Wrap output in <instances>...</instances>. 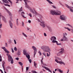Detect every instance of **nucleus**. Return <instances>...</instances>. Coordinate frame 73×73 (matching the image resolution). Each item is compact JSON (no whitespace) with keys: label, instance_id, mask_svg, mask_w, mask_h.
<instances>
[{"label":"nucleus","instance_id":"nucleus-1","mask_svg":"<svg viewBox=\"0 0 73 73\" xmlns=\"http://www.w3.org/2000/svg\"><path fill=\"white\" fill-rule=\"evenodd\" d=\"M41 49H42L44 52H48L47 53V57H49L50 56V52H51V49L49 47V46L46 45H43L40 47Z\"/></svg>","mask_w":73,"mask_h":73},{"label":"nucleus","instance_id":"nucleus-2","mask_svg":"<svg viewBox=\"0 0 73 73\" xmlns=\"http://www.w3.org/2000/svg\"><path fill=\"white\" fill-rule=\"evenodd\" d=\"M1 16L2 20L5 23H7V19L5 18V17L2 15H0V28H1L2 27V24L1 23Z\"/></svg>","mask_w":73,"mask_h":73},{"label":"nucleus","instance_id":"nucleus-3","mask_svg":"<svg viewBox=\"0 0 73 73\" xmlns=\"http://www.w3.org/2000/svg\"><path fill=\"white\" fill-rule=\"evenodd\" d=\"M59 18L62 21H65L67 19V17L64 15H60Z\"/></svg>","mask_w":73,"mask_h":73},{"label":"nucleus","instance_id":"nucleus-4","mask_svg":"<svg viewBox=\"0 0 73 73\" xmlns=\"http://www.w3.org/2000/svg\"><path fill=\"white\" fill-rule=\"evenodd\" d=\"M57 40L56 37L54 36H51L50 38V40L52 41V43H56L57 41V40Z\"/></svg>","mask_w":73,"mask_h":73},{"label":"nucleus","instance_id":"nucleus-5","mask_svg":"<svg viewBox=\"0 0 73 73\" xmlns=\"http://www.w3.org/2000/svg\"><path fill=\"white\" fill-rule=\"evenodd\" d=\"M23 1H24L25 3V5L26 8H27V9H29L31 7H29V5H28V3H27L28 2H30V1L28 0H23Z\"/></svg>","mask_w":73,"mask_h":73},{"label":"nucleus","instance_id":"nucleus-6","mask_svg":"<svg viewBox=\"0 0 73 73\" xmlns=\"http://www.w3.org/2000/svg\"><path fill=\"white\" fill-rule=\"evenodd\" d=\"M60 51H59V52L57 54L58 56H60V54H62L64 53V48H62L60 49Z\"/></svg>","mask_w":73,"mask_h":73},{"label":"nucleus","instance_id":"nucleus-7","mask_svg":"<svg viewBox=\"0 0 73 73\" xmlns=\"http://www.w3.org/2000/svg\"><path fill=\"white\" fill-rule=\"evenodd\" d=\"M23 53L26 56V57L27 58L28 60L30 59V55L27 52V51L25 50H23Z\"/></svg>","mask_w":73,"mask_h":73},{"label":"nucleus","instance_id":"nucleus-8","mask_svg":"<svg viewBox=\"0 0 73 73\" xmlns=\"http://www.w3.org/2000/svg\"><path fill=\"white\" fill-rule=\"evenodd\" d=\"M40 25L41 27H42L43 28H45V26H46L47 27V26H46V24L45 23V21H40Z\"/></svg>","mask_w":73,"mask_h":73},{"label":"nucleus","instance_id":"nucleus-9","mask_svg":"<svg viewBox=\"0 0 73 73\" xmlns=\"http://www.w3.org/2000/svg\"><path fill=\"white\" fill-rule=\"evenodd\" d=\"M32 48V49H33V50H34V57H35L36 54V53H37V48H36V47H35L34 46H33Z\"/></svg>","mask_w":73,"mask_h":73},{"label":"nucleus","instance_id":"nucleus-10","mask_svg":"<svg viewBox=\"0 0 73 73\" xmlns=\"http://www.w3.org/2000/svg\"><path fill=\"white\" fill-rule=\"evenodd\" d=\"M33 11H34V13H35V14L36 15H39V17L40 19H42V17H42V15H40L38 13H37L36 12V10L35 9V8H33Z\"/></svg>","mask_w":73,"mask_h":73},{"label":"nucleus","instance_id":"nucleus-11","mask_svg":"<svg viewBox=\"0 0 73 73\" xmlns=\"http://www.w3.org/2000/svg\"><path fill=\"white\" fill-rule=\"evenodd\" d=\"M55 62L58 64H63V65H65V63H64V62L61 61H58V60L57 59H55Z\"/></svg>","mask_w":73,"mask_h":73},{"label":"nucleus","instance_id":"nucleus-12","mask_svg":"<svg viewBox=\"0 0 73 73\" xmlns=\"http://www.w3.org/2000/svg\"><path fill=\"white\" fill-rule=\"evenodd\" d=\"M7 56H8V60L9 62H10L11 61L13 60L12 59V57L11 56V55L9 54H7Z\"/></svg>","mask_w":73,"mask_h":73},{"label":"nucleus","instance_id":"nucleus-13","mask_svg":"<svg viewBox=\"0 0 73 73\" xmlns=\"http://www.w3.org/2000/svg\"><path fill=\"white\" fill-rule=\"evenodd\" d=\"M56 11L54 10H51L50 11V13L52 15H55Z\"/></svg>","mask_w":73,"mask_h":73},{"label":"nucleus","instance_id":"nucleus-14","mask_svg":"<svg viewBox=\"0 0 73 73\" xmlns=\"http://www.w3.org/2000/svg\"><path fill=\"white\" fill-rule=\"evenodd\" d=\"M42 68H44V69H46V70H48V72H50V73H52V71L50 70V69H49V68L45 67V66H42Z\"/></svg>","mask_w":73,"mask_h":73},{"label":"nucleus","instance_id":"nucleus-15","mask_svg":"<svg viewBox=\"0 0 73 73\" xmlns=\"http://www.w3.org/2000/svg\"><path fill=\"white\" fill-rule=\"evenodd\" d=\"M63 39L64 41H69L68 38L65 36L64 35H63Z\"/></svg>","mask_w":73,"mask_h":73},{"label":"nucleus","instance_id":"nucleus-16","mask_svg":"<svg viewBox=\"0 0 73 73\" xmlns=\"http://www.w3.org/2000/svg\"><path fill=\"white\" fill-rule=\"evenodd\" d=\"M2 49H3L6 52V53H9V52L6 49V48H5V47H1Z\"/></svg>","mask_w":73,"mask_h":73},{"label":"nucleus","instance_id":"nucleus-17","mask_svg":"<svg viewBox=\"0 0 73 73\" xmlns=\"http://www.w3.org/2000/svg\"><path fill=\"white\" fill-rule=\"evenodd\" d=\"M61 15V12L57 10L55 11V15Z\"/></svg>","mask_w":73,"mask_h":73},{"label":"nucleus","instance_id":"nucleus-18","mask_svg":"<svg viewBox=\"0 0 73 73\" xmlns=\"http://www.w3.org/2000/svg\"><path fill=\"white\" fill-rule=\"evenodd\" d=\"M21 15L22 17L24 18V19H26L27 17H25V13L23 12H22L21 13Z\"/></svg>","mask_w":73,"mask_h":73},{"label":"nucleus","instance_id":"nucleus-19","mask_svg":"<svg viewBox=\"0 0 73 73\" xmlns=\"http://www.w3.org/2000/svg\"><path fill=\"white\" fill-rule=\"evenodd\" d=\"M58 71V72H59L61 73H63L62 72H63V71L62 70H61V69H59V68H57V69H55V72H56V71Z\"/></svg>","mask_w":73,"mask_h":73},{"label":"nucleus","instance_id":"nucleus-20","mask_svg":"<svg viewBox=\"0 0 73 73\" xmlns=\"http://www.w3.org/2000/svg\"><path fill=\"white\" fill-rule=\"evenodd\" d=\"M64 29H66L67 30H68V31H71L73 33V29H70L69 28V27H64Z\"/></svg>","mask_w":73,"mask_h":73},{"label":"nucleus","instance_id":"nucleus-21","mask_svg":"<svg viewBox=\"0 0 73 73\" xmlns=\"http://www.w3.org/2000/svg\"><path fill=\"white\" fill-rule=\"evenodd\" d=\"M5 10H6L7 12L9 14V15L10 16H12V14H11V13L10 12V11H9L8 10H7V9H6V8H5Z\"/></svg>","mask_w":73,"mask_h":73},{"label":"nucleus","instance_id":"nucleus-22","mask_svg":"<svg viewBox=\"0 0 73 73\" xmlns=\"http://www.w3.org/2000/svg\"><path fill=\"white\" fill-rule=\"evenodd\" d=\"M9 25L11 28H13V24L11 21H9Z\"/></svg>","mask_w":73,"mask_h":73},{"label":"nucleus","instance_id":"nucleus-23","mask_svg":"<svg viewBox=\"0 0 73 73\" xmlns=\"http://www.w3.org/2000/svg\"><path fill=\"white\" fill-rule=\"evenodd\" d=\"M55 58H56L55 60L56 59L58 60V61H62V60L60 58L57 57L56 56H55Z\"/></svg>","mask_w":73,"mask_h":73},{"label":"nucleus","instance_id":"nucleus-24","mask_svg":"<svg viewBox=\"0 0 73 73\" xmlns=\"http://www.w3.org/2000/svg\"><path fill=\"white\" fill-rule=\"evenodd\" d=\"M33 8L32 9V8L30 7V8L29 9V10L31 12V13H32L34 14L35 13L34 12L33 10Z\"/></svg>","mask_w":73,"mask_h":73},{"label":"nucleus","instance_id":"nucleus-25","mask_svg":"<svg viewBox=\"0 0 73 73\" xmlns=\"http://www.w3.org/2000/svg\"><path fill=\"white\" fill-rule=\"evenodd\" d=\"M67 25H68V26H69V27H70L71 28H72V29H73V27L70 24H67Z\"/></svg>","mask_w":73,"mask_h":73},{"label":"nucleus","instance_id":"nucleus-26","mask_svg":"<svg viewBox=\"0 0 73 73\" xmlns=\"http://www.w3.org/2000/svg\"><path fill=\"white\" fill-rule=\"evenodd\" d=\"M67 25H68V26H69V27H70L71 28H72V29H73V27L70 24H67Z\"/></svg>","mask_w":73,"mask_h":73},{"label":"nucleus","instance_id":"nucleus-27","mask_svg":"<svg viewBox=\"0 0 73 73\" xmlns=\"http://www.w3.org/2000/svg\"><path fill=\"white\" fill-rule=\"evenodd\" d=\"M22 35L23 36L25 37H28V36H27V35L25 34V33H22Z\"/></svg>","mask_w":73,"mask_h":73},{"label":"nucleus","instance_id":"nucleus-28","mask_svg":"<svg viewBox=\"0 0 73 73\" xmlns=\"http://www.w3.org/2000/svg\"><path fill=\"white\" fill-rule=\"evenodd\" d=\"M55 43H56V45H61L62 44L61 43H58V41H56Z\"/></svg>","mask_w":73,"mask_h":73},{"label":"nucleus","instance_id":"nucleus-29","mask_svg":"<svg viewBox=\"0 0 73 73\" xmlns=\"http://www.w3.org/2000/svg\"><path fill=\"white\" fill-rule=\"evenodd\" d=\"M19 64L21 66H23V63L21 62H19Z\"/></svg>","mask_w":73,"mask_h":73},{"label":"nucleus","instance_id":"nucleus-30","mask_svg":"<svg viewBox=\"0 0 73 73\" xmlns=\"http://www.w3.org/2000/svg\"><path fill=\"white\" fill-rule=\"evenodd\" d=\"M34 66H35L36 68V66L37 65V63L35 61L34 62Z\"/></svg>","mask_w":73,"mask_h":73},{"label":"nucleus","instance_id":"nucleus-31","mask_svg":"<svg viewBox=\"0 0 73 73\" xmlns=\"http://www.w3.org/2000/svg\"><path fill=\"white\" fill-rule=\"evenodd\" d=\"M47 1L49 4H53V3L50 1H49V0H46Z\"/></svg>","mask_w":73,"mask_h":73},{"label":"nucleus","instance_id":"nucleus-32","mask_svg":"<svg viewBox=\"0 0 73 73\" xmlns=\"http://www.w3.org/2000/svg\"><path fill=\"white\" fill-rule=\"evenodd\" d=\"M31 72L32 73H38V72H36V71H35L34 70H32L31 71Z\"/></svg>","mask_w":73,"mask_h":73},{"label":"nucleus","instance_id":"nucleus-33","mask_svg":"<svg viewBox=\"0 0 73 73\" xmlns=\"http://www.w3.org/2000/svg\"><path fill=\"white\" fill-rule=\"evenodd\" d=\"M23 11V7H21V8L19 10V12H21Z\"/></svg>","mask_w":73,"mask_h":73},{"label":"nucleus","instance_id":"nucleus-34","mask_svg":"<svg viewBox=\"0 0 73 73\" xmlns=\"http://www.w3.org/2000/svg\"><path fill=\"white\" fill-rule=\"evenodd\" d=\"M5 64V62H3V65H2V66L4 70H5V69H4V64Z\"/></svg>","mask_w":73,"mask_h":73},{"label":"nucleus","instance_id":"nucleus-35","mask_svg":"<svg viewBox=\"0 0 73 73\" xmlns=\"http://www.w3.org/2000/svg\"><path fill=\"white\" fill-rule=\"evenodd\" d=\"M14 49L15 51H17V48H16V47H14Z\"/></svg>","mask_w":73,"mask_h":73},{"label":"nucleus","instance_id":"nucleus-36","mask_svg":"<svg viewBox=\"0 0 73 73\" xmlns=\"http://www.w3.org/2000/svg\"><path fill=\"white\" fill-rule=\"evenodd\" d=\"M43 60H44V58H42L41 60V64H43Z\"/></svg>","mask_w":73,"mask_h":73},{"label":"nucleus","instance_id":"nucleus-37","mask_svg":"<svg viewBox=\"0 0 73 73\" xmlns=\"http://www.w3.org/2000/svg\"><path fill=\"white\" fill-rule=\"evenodd\" d=\"M5 46L7 47H8V43L7 42L5 43Z\"/></svg>","mask_w":73,"mask_h":73},{"label":"nucleus","instance_id":"nucleus-38","mask_svg":"<svg viewBox=\"0 0 73 73\" xmlns=\"http://www.w3.org/2000/svg\"><path fill=\"white\" fill-rule=\"evenodd\" d=\"M4 5H5V6H8L9 7H11V6H10V5L8 4H5Z\"/></svg>","mask_w":73,"mask_h":73},{"label":"nucleus","instance_id":"nucleus-39","mask_svg":"<svg viewBox=\"0 0 73 73\" xmlns=\"http://www.w3.org/2000/svg\"><path fill=\"white\" fill-rule=\"evenodd\" d=\"M38 53L39 54L40 56H41V55H42V54L41 53V51H39L38 52Z\"/></svg>","mask_w":73,"mask_h":73},{"label":"nucleus","instance_id":"nucleus-40","mask_svg":"<svg viewBox=\"0 0 73 73\" xmlns=\"http://www.w3.org/2000/svg\"><path fill=\"white\" fill-rule=\"evenodd\" d=\"M59 4H60V5H62V6H63V5L62 4V3H61V2H60V1H59Z\"/></svg>","mask_w":73,"mask_h":73},{"label":"nucleus","instance_id":"nucleus-41","mask_svg":"<svg viewBox=\"0 0 73 73\" xmlns=\"http://www.w3.org/2000/svg\"><path fill=\"white\" fill-rule=\"evenodd\" d=\"M14 42L15 44H17V42H16V40L15 39L14 40Z\"/></svg>","mask_w":73,"mask_h":73},{"label":"nucleus","instance_id":"nucleus-42","mask_svg":"<svg viewBox=\"0 0 73 73\" xmlns=\"http://www.w3.org/2000/svg\"><path fill=\"white\" fill-rule=\"evenodd\" d=\"M11 64H13V59H12V60H11Z\"/></svg>","mask_w":73,"mask_h":73},{"label":"nucleus","instance_id":"nucleus-43","mask_svg":"<svg viewBox=\"0 0 73 73\" xmlns=\"http://www.w3.org/2000/svg\"><path fill=\"white\" fill-rule=\"evenodd\" d=\"M29 60V61L30 63H32V60H31V59H28Z\"/></svg>","mask_w":73,"mask_h":73},{"label":"nucleus","instance_id":"nucleus-44","mask_svg":"<svg viewBox=\"0 0 73 73\" xmlns=\"http://www.w3.org/2000/svg\"><path fill=\"white\" fill-rule=\"evenodd\" d=\"M28 15L30 16V17H32V14H31V13H29Z\"/></svg>","mask_w":73,"mask_h":73},{"label":"nucleus","instance_id":"nucleus-45","mask_svg":"<svg viewBox=\"0 0 73 73\" xmlns=\"http://www.w3.org/2000/svg\"><path fill=\"white\" fill-rule=\"evenodd\" d=\"M8 0V1H9V2H10L11 4H12V2L11 1V0Z\"/></svg>","mask_w":73,"mask_h":73},{"label":"nucleus","instance_id":"nucleus-46","mask_svg":"<svg viewBox=\"0 0 73 73\" xmlns=\"http://www.w3.org/2000/svg\"><path fill=\"white\" fill-rule=\"evenodd\" d=\"M5 3H7V4H9V2H8V1H7V0H6Z\"/></svg>","mask_w":73,"mask_h":73},{"label":"nucleus","instance_id":"nucleus-47","mask_svg":"<svg viewBox=\"0 0 73 73\" xmlns=\"http://www.w3.org/2000/svg\"><path fill=\"white\" fill-rule=\"evenodd\" d=\"M22 26L23 27H24V22L23 21H22Z\"/></svg>","mask_w":73,"mask_h":73},{"label":"nucleus","instance_id":"nucleus-48","mask_svg":"<svg viewBox=\"0 0 73 73\" xmlns=\"http://www.w3.org/2000/svg\"><path fill=\"white\" fill-rule=\"evenodd\" d=\"M42 54L44 55V56L45 57H46V54H45V52H43Z\"/></svg>","mask_w":73,"mask_h":73},{"label":"nucleus","instance_id":"nucleus-49","mask_svg":"<svg viewBox=\"0 0 73 73\" xmlns=\"http://www.w3.org/2000/svg\"><path fill=\"white\" fill-rule=\"evenodd\" d=\"M9 42L10 44L12 43V40H9Z\"/></svg>","mask_w":73,"mask_h":73},{"label":"nucleus","instance_id":"nucleus-50","mask_svg":"<svg viewBox=\"0 0 73 73\" xmlns=\"http://www.w3.org/2000/svg\"><path fill=\"white\" fill-rule=\"evenodd\" d=\"M60 41H64V38H63L62 39H60Z\"/></svg>","mask_w":73,"mask_h":73},{"label":"nucleus","instance_id":"nucleus-51","mask_svg":"<svg viewBox=\"0 0 73 73\" xmlns=\"http://www.w3.org/2000/svg\"><path fill=\"white\" fill-rule=\"evenodd\" d=\"M17 54H18V55H20V54H21V53L20 52H18L17 53Z\"/></svg>","mask_w":73,"mask_h":73},{"label":"nucleus","instance_id":"nucleus-52","mask_svg":"<svg viewBox=\"0 0 73 73\" xmlns=\"http://www.w3.org/2000/svg\"><path fill=\"white\" fill-rule=\"evenodd\" d=\"M43 65H44V66H46V64L45 63H43L42 64Z\"/></svg>","mask_w":73,"mask_h":73},{"label":"nucleus","instance_id":"nucleus-53","mask_svg":"<svg viewBox=\"0 0 73 73\" xmlns=\"http://www.w3.org/2000/svg\"><path fill=\"white\" fill-rule=\"evenodd\" d=\"M49 31L50 32H52V29H49Z\"/></svg>","mask_w":73,"mask_h":73},{"label":"nucleus","instance_id":"nucleus-54","mask_svg":"<svg viewBox=\"0 0 73 73\" xmlns=\"http://www.w3.org/2000/svg\"><path fill=\"white\" fill-rule=\"evenodd\" d=\"M11 50L12 53H14V50H13V49L12 48H11Z\"/></svg>","mask_w":73,"mask_h":73},{"label":"nucleus","instance_id":"nucleus-55","mask_svg":"<svg viewBox=\"0 0 73 73\" xmlns=\"http://www.w3.org/2000/svg\"><path fill=\"white\" fill-rule=\"evenodd\" d=\"M52 8H56V6L54 5H52Z\"/></svg>","mask_w":73,"mask_h":73},{"label":"nucleus","instance_id":"nucleus-56","mask_svg":"<svg viewBox=\"0 0 73 73\" xmlns=\"http://www.w3.org/2000/svg\"><path fill=\"white\" fill-rule=\"evenodd\" d=\"M0 62H1V61H2V57H0Z\"/></svg>","mask_w":73,"mask_h":73},{"label":"nucleus","instance_id":"nucleus-57","mask_svg":"<svg viewBox=\"0 0 73 73\" xmlns=\"http://www.w3.org/2000/svg\"><path fill=\"white\" fill-rule=\"evenodd\" d=\"M26 70H29V67H26Z\"/></svg>","mask_w":73,"mask_h":73},{"label":"nucleus","instance_id":"nucleus-58","mask_svg":"<svg viewBox=\"0 0 73 73\" xmlns=\"http://www.w3.org/2000/svg\"><path fill=\"white\" fill-rule=\"evenodd\" d=\"M6 0H2V1H3V3H5Z\"/></svg>","mask_w":73,"mask_h":73},{"label":"nucleus","instance_id":"nucleus-59","mask_svg":"<svg viewBox=\"0 0 73 73\" xmlns=\"http://www.w3.org/2000/svg\"><path fill=\"white\" fill-rule=\"evenodd\" d=\"M15 60H19V58H15Z\"/></svg>","mask_w":73,"mask_h":73},{"label":"nucleus","instance_id":"nucleus-60","mask_svg":"<svg viewBox=\"0 0 73 73\" xmlns=\"http://www.w3.org/2000/svg\"><path fill=\"white\" fill-rule=\"evenodd\" d=\"M16 25L17 26H19V22L16 23Z\"/></svg>","mask_w":73,"mask_h":73},{"label":"nucleus","instance_id":"nucleus-61","mask_svg":"<svg viewBox=\"0 0 73 73\" xmlns=\"http://www.w3.org/2000/svg\"><path fill=\"white\" fill-rule=\"evenodd\" d=\"M44 36H47L46 34L45 33H44Z\"/></svg>","mask_w":73,"mask_h":73},{"label":"nucleus","instance_id":"nucleus-62","mask_svg":"<svg viewBox=\"0 0 73 73\" xmlns=\"http://www.w3.org/2000/svg\"><path fill=\"white\" fill-rule=\"evenodd\" d=\"M69 70L68 69V71L66 73H69Z\"/></svg>","mask_w":73,"mask_h":73},{"label":"nucleus","instance_id":"nucleus-63","mask_svg":"<svg viewBox=\"0 0 73 73\" xmlns=\"http://www.w3.org/2000/svg\"><path fill=\"white\" fill-rule=\"evenodd\" d=\"M28 22L29 23H31V21H30V20H29L28 21Z\"/></svg>","mask_w":73,"mask_h":73},{"label":"nucleus","instance_id":"nucleus-64","mask_svg":"<svg viewBox=\"0 0 73 73\" xmlns=\"http://www.w3.org/2000/svg\"><path fill=\"white\" fill-rule=\"evenodd\" d=\"M10 20H11L10 21H13V20H12V18H10Z\"/></svg>","mask_w":73,"mask_h":73}]
</instances>
